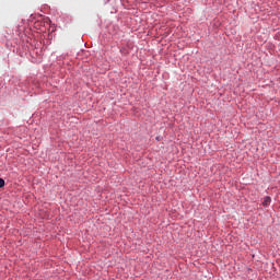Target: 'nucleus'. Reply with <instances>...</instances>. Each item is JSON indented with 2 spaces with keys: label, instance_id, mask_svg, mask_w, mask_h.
I'll return each instance as SVG.
<instances>
[{
  "label": "nucleus",
  "instance_id": "2",
  "mask_svg": "<svg viewBox=\"0 0 280 280\" xmlns=\"http://www.w3.org/2000/svg\"><path fill=\"white\" fill-rule=\"evenodd\" d=\"M5 187V180L3 178H0V189Z\"/></svg>",
  "mask_w": 280,
  "mask_h": 280
},
{
  "label": "nucleus",
  "instance_id": "1",
  "mask_svg": "<svg viewBox=\"0 0 280 280\" xmlns=\"http://www.w3.org/2000/svg\"><path fill=\"white\" fill-rule=\"evenodd\" d=\"M272 202V199L270 197H265L262 201V207H268Z\"/></svg>",
  "mask_w": 280,
  "mask_h": 280
}]
</instances>
